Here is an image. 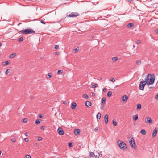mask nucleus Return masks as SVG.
<instances>
[{"instance_id": "obj_5", "label": "nucleus", "mask_w": 158, "mask_h": 158, "mask_svg": "<svg viewBox=\"0 0 158 158\" xmlns=\"http://www.w3.org/2000/svg\"><path fill=\"white\" fill-rule=\"evenodd\" d=\"M79 14L77 12H72V13L69 14L68 15H67L66 17H76L79 15Z\"/></svg>"}, {"instance_id": "obj_23", "label": "nucleus", "mask_w": 158, "mask_h": 158, "mask_svg": "<svg viewBox=\"0 0 158 158\" xmlns=\"http://www.w3.org/2000/svg\"><path fill=\"white\" fill-rule=\"evenodd\" d=\"M101 114L100 113H98L97 115V119H100L101 118Z\"/></svg>"}, {"instance_id": "obj_50", "label": "nucleus", "mask_w": 158, "mask_h": 158, "mask_svg": "<svg viewBox=\"0 0 158 158\" xmlns=\"http://www.w3.org/2000/svg\"><path fill=\"white\" fill-rule=\"evenodd\" d=\"M98 130V128L97 127H96L95 128L94 131H95L96 132Z\"/></svg>"}, {"instance_id": "obj_6", "label": "nucleus", "mask_w": 158, "mask_h": 158, "mask_svg": "<svg viewBox=\"0 0 158 158\" xmlns=\"http://www.w3.org/2000/svg\"><path fill=\"white\" fill-rule=\"evenodd\" d=\"M131 139H132L129 142L132 148H135L136 147V145L133 138L132 137Z\"/></svg>"}, {"instance_id": "obj_28", "label": "nucleus", "mask_w": 158, "mask_h": 158, "mask_svg": "<svg viewBox=\"0 0 158 158\" xmlns=\"http://www.w3.org/2000/svg\"><path fill=\"white\" fill-rule=\"evenodd\" d=\"M10 70V69H7L6 70V71L5 72V74L6 75H7L8 73L9 72V71Z\"/></svg>"}, {"instance_id": "obj_55", "label": "nucleus", "mask_w": 158, "mask_h": 158, "mask_svg": "<svg viewBox=\"0 0 158 158\" xmlns=\"http://www.w3.org/2000/svg\"><path fill=\"white\" fill-rule=\"evenodd\" d=\"M95 93H92V95L93 96H94L95 95Z\"/></svg>"}, {"instance_id": "obj_15", "label": "nucleus", "mask_w": 158, "mask_h": 158, "mask_svg": "<svg viewBox=\"0 0 158 158\" xmlns=\"http://www.w3.org/2000/svg\"><path fill=\"white\" fill-rule=\"evenodd\" d=\"M128 98V97L127 95H124L122 97V100L123 101H126L127 100Z\"/></svg>"}, {"instance_id": "obj_18", "label": "nucleus", "mask_w": 158, "mask_h": 158, "mask_svg": "<svg viewBox=\"0 0 158 158\" xmlns=\"http://www.w3.org/2000/svg\"><path fill=\"white\" fill-rule=\"evenodd\" d=\"M118 59V57H113L112 58V60L114 62L115 61H116Z\"/></svg>"}, {"instance_id": "obj_3", "label": "nucleus", "mask_w": 158, "mask_h": 158, "mask_svg": "<svg viewBox=\"0 0 158 158\" xmlns=\"http://www.w3.org/2000/svg\"><path fill=\"white\" fill-rule=\"evenodd\" d=\"M148 78H147L144 81H141L139 84V88L140 90H143L144 89V87L147 84V81H148Z\"/></svg>"}, {"instance_id": "obj_12", "label": "nucleus", "mask_w": 158, "mask_h": 158, "mask_svg": "<svg viewBox=\"0 0 158 158\" xmlns=\"http://www.w3.org/2000/svg\"><path fill=\"white\" fill-rule=\"evenodd\" d=\"M76 106L77 104L75 102H72V103L71 107L72 109H74L76 108Z\"/></svg>"}, {"instance_id": "obj_19", "label": "nucleus", "mask_w": 158, "mask_h": 158, "mask_svg": "<svg viewBox=\"0 0 158 158\" xmlns=\"http://www.w3.org/2000/svg\"><path fill=\"white\" fill-rule=\"evenodd\" d=\"M16 55V54L15 53H14L13 54H12L10 55L9 56V57L10 58H12L15 56Z\"/></svg>"}, {"instance_id": "obj_25", "label": "nucleus", "mask_w": 158, "mask_h": 158, "mask_svg": "<svg viewBox=\"0 0 158 158\" xmlns=\"http://www.w3.org/2000/svg\"><path fill=\"white\" fill-rule=\"evenodd\" d=\"M112 94V93L111 91H109L108 92L107 94V96L109 97H110Z\"/></svg>"}, {"instance_id": "obj_17", "label": "nucleus", "mask_w": 158, "mask_h": 158, "mask_svg": "<svg viewBox=\"0 0 158 158\" xmlns=\"http://www.w3.org/2000/svg\"><path fill=\"white\" fill-rule=\"evenodd\" d=\"M10 62V61H5V62H3L2 63V65L4 66H6L7 65H8Z\"/></svg>"}, {"instance_id": "obj_46", "label": "nucleus", "mask_w": 158, "mask_h": 158, "mask_svg": "<svg viewBox=\"0 0 158 158\" xmlns=\"http://www.w3.org/2000/svg\"><path fill=\"white\" fill-rule=\"evenodd\" d=\"M40 22L42 23V24H45V22H44V21H43V20H41L40 21Z\"/></svg>"}, {"instance_id": "obj_4", "label": "nucleus", "mask_w": 158, "mask_h": 158, "mask_svg": "<svg viewBox=\"0 0 158 158\" xmlns=\"http://www.w3.org/2000/svg\"><path fill=\"white\" fill-rule=\"evenodd\" d=\"M25 34H30L34 33L35 34V32L30 28H27L25 29Z\"/></svg>"}, {"instance_id": "obj_40", "label": "nucleus", "mask_w": 158, "mask_h": 158, "mask_svg": "<svg viewBox=\"0 0 158 158\" xmlns=\"http://www.w3.org/2000/svg\"><path fill=\"white\" fill-rule=\"evenodd\" d=\"M31 156L28 155H27L25 156V158H31Z\"/></svg>"}, {"instance_id": "obj_64", "label": "nucleus", "mask_w": 158, "mask_h": 158, "mask_svg": "<svg viewBox=\"0 0 158 158\" xmlns=\"http://www.w3.org/2000/svg\"><path fill=\"white\" fill-rule=\"evenodd\" d=\"M1 152H1V151L0 150V155L1 154Z\"/></svg>"}, {"instance_id": "obj_54", "label": "nucleus", "mask_w": 158, "mask_h": 158, "mask_svg": "<svg viewBox=\"0 0 158 158\" xmlns=\"http://www.w3.org/2000/svg\"><path fill=\"white\" fill-rule=\"evenodd\" d=\"M106 90V88L103 89V92H105Z\"/></svg>"}, {"instance_id": "obj_47", "label": "nucleus", "mask_w": 158, "mask_h": 158, "mask_svg": "<svg viewBox=\"0 0 158 158\" xmlns=\"http://www.w3.org/2000/svg\"><path fill=\"white\" fill-rule=\"evenodd\" d=\"M141 43V40H138L137 41V44H139Z\"/></svg>"}, {"instance_id": "obj_63", "label": "nucleus", "mask_w": 158, "mask_h": 158, "mask_svg": "<svg viewBox=\"0 0 158 158\" xmlns=\"http://www.w3.org/2000/svg\"><path fill=\"white\" fill-rule=\"evenodd\" d=\"M104 31V29H102L101 30V31Z\"/></svg>"}, {"instance_id": "obj_36", "label": "nucleus", "mask_w": 158, "mask_h": 158, "mask_svg": "<svg viewBox=\"0 0 158 158\" xmlns=\"http://www.w3.org/2000/svg\"><path fill=\"white\" fill-rule=\"evenodd\" d=\"M52 74L51 73H49L48 74V76L49 77H48V78H50L52 77Z\"/></svg>"}, {"instance_id": "obj_39", "label": "nucleus", "mask_w": 158, "mask_h": 158, "mask_svg": "<svg viewBox=\"0 0 158 158\" xmlns=\"http://www.w3.org/2000/svg\"><path fill=\"white\" fill-rule=\"evenodd\" d=\"M55 49H58L59 48V46L58 45H55L54 47Z\"/></svg>"}, {"instance_id": "obj_22", "label": "nucleus", "mask_w": 158, "mask_h": 158, "mask_svg": "<svg viewBox=\"0 0 158 158\" xmlns=\"http://www.w3.org/2000/svg\"><path fill=\"white\" fill-rule=\"evenodd\" d=\"M140 133L143 135H145L146 134V131L144 129L140 131Z\"/></svg>"}, {"instance_id": "obj_7", "label": "nucleus", "mask_w": 158, "mask_h": 158, "mask_svg": "<svg viewBox=\"0 0 158 158\" xmlns=\"http://www.w3.org/2000/svg\"><path fill=\"white\" fill-rule=\"evenodd\" d=\"M57 132L58 134L60 135H63L64 133V131L63 130L61 127H59L57 130Z\"/></svg>"}, {"instance_id": "obj_16", "label": "nucleus", "mask_w": 158, "mask_h": 158, "mask_svg": "<svg viewBox=\"0 0 158 158\" xmlns=\"http://www.w3.org/2000/svg\"><path fill=\"white\" fill-rule=\"evenodd\" d=\"M133 120L134 121H136L138 118V114H136L133 116Z\"/></svg>"}, {"instance_id": "obj_30", "label": "nucleus", "mask_w": 158, "mask_h": 158, "mask_svg": "<svg viewBox=\"0 0 158 158\" xmlns=\"http://www.w3.org/2000/svg\"><path fill=\"white\" fill-rule=\"evenodd\" d=\"M89 155L91 157H93L94 155V153L93 152H89Z\"/></svg>"}, {"instance_id": "obj_24", "label": "nucleus", "mask_w": 158, "mask_h": 158, "mask_svg": "<svg viewBox=\"0 0 158 158\" xmlns=\"http://www.w3.org/2000/svg\"><path fill=\"white\" fill-rule=\"evenodd\" d=\"M136 64L138 65H140L141 63V60H138L136 62Z\"/></svg>"}, {"instance_id": "obj_21", "label": "nucleus", "mask_w": 158, "mask_h": 158, "mask_svg": "<svg viewBox=\"0 0 158 158\" xmlns=\"http://www.w3.org/2000/svg\"><path fill=\"white\" fill-rule=\"evenodd\" d=\"M134 23H129L127 25L128 28H130L133 26Z\"/></svg>"}, {"instance_id": "obj_8", "label": "nucleus", "mask_w": 158, "mask_h": 158, "mask_svg": "<svg viewBox=\"0 0 158 158\" xmlns=\"http://www.w3.org/2000/svg\"><path fill=\"white\" fill-rule=\"evenodd\" d=\"M146 122L148 123H152L151 119L149 117H147L145 118Z\"/></svg>"}, {"instance_id": "obj_11", "label": "nucleus", "mask_w": 158, "mask_h": 158, "mask_svg": "<svg viewBox=\"0 0 158 158\" xmlns=\"http://www.w3.org/2000/svg\"><path fill=\"white\" fill-rule=\"evenodd\" d=\"M104 120L105 123L107 124L108 122V115L106 114L104 116Z\"/></svg>"}, {"instance_id": "obj_57", "label": "nucleus", "mask_w": 158, "mask_h": 158, "mask_svg": "<svg viewBox=\"0 0 158 158\" xmlns=\"http://www.w3.org/2000/svg\"><path fill=\"white\" fill-rule=\"evenodd\" d=\"M63 104H66V101H64L63 102Z\"/></svg>"}, {"instance_id": "obj_10", "label": "nucleus", "mask_w": 158, "mask_h": 158, "mask_svg": "<svg viewBox=\"0 0 158 158\" xmlns=\"http://www.w3.org/2000/svg\"><path fill=\"white\" fill-rule=\"evenodd\" d=\"M80 130L78 129H75L74 131V133L76 135H79L80 134Z\"/></svg>"}, {"instance_id": "obj_31", "label": "nucleus", "mask_w": 158, "mask_h": 158, "mask_svg": "<svg viewBox=\"0 0 158 158\" xmlns=\"http://www.w3.org/2000/svg\"><path fill=\"white\" fill-rule=\"evenodd\" d=\"M98 85L97 84H95L92 85V87L93 88L97 87H98Z\"/></svg>"}, {"instance_id": "obj_2", "label": "nucleus", "mask_w": 158, "mask_h": 158, "mask_svg": "<svg viewBox=\"0 0 158 158\" xmlns=\"http://www.w3.org/2000/svg\"><path fill=\"white\" fill-rule=\"evenodd\" d=\"M118 144L121 150H125L127 149V146L126 144L123 142L118 140L117 141Z\"/></svg>"}, {"instance_id": "obj_1", "label": "nucleus", "mask_w": 158, "mask_h": 158, "mask_svg": "<svg viewBox=\"0 0 158 158\" xmlns=\"http://www.w3.org/2000/svg\"><path fill=\"white\" fill-rule=\"evenodd\" d=\"M155 76L154 75H151L148 74L147 77L145 78V80L148 78V81H147V84L148 85H152L153 84L155 80Z\"/></svg>"}, {"instance_id": "obj_29", "label": "nucleus", "mask_w": 158, "mask_h": 158, "mask_svg": "<svg viewBox=\"0 0 158 158\" xmlns=\"http://www.w3.org/2000/svg\"><path fill=\"white\" fill-rule=\"evenodd\" d=\"M35 123L36 124H38L40 123V122L39 120L37 119L36 120Z\"/></svg>"}, {"instance_id": "obj_20", "label": "nucleus", "mask_w": 158, "mask_h": 158, "mask_svg": "<svg viewBox=\"0 0 158 158\" xmlns=\"http://www.w3.org/2000/svg\"><path fill=\"white\" fill-rule=\"evenodd\" d=\"M141 108V105L140 104H138L137 105V110H140Z\"/></svg>"}, {"instance_id": "obj_52", "label": "nucleus", "mask_w": 158, "mask_h": 158, "mask_svg": "<svg viewBox=\"0 0 158 158\" xmlns=\"http://www.w3.org/2000/svg\"><path fill=\"white\" fill-rule=\"evenodd\" d=\"M29 134V132H26L25 133V135L26 136H27V135Z\"/></svg>"}, {"instance_id": "obj_51", "label": "nucleus", "mask_w": 158, "mask_h": 158, "mask_svg": "<svg viewBox=\"0 0 158 158\" xmlns=\"http://www.w3.org/2000/svg\"><path fill=\"white\" fill-rule=\"evenodd\" d=\"M43 116H42L41 115V114H40L39 115V118H42Z\"/></svg>"}, {"instance_id": "obj_45", "label": "nucleus", "mask_w": 158, "mask_h": 158, "mask_svg": "<svg viewBox=\"0 0 158 158\" xmlns=\"http://www.w3.org/2000/svg\"><path fill=\"white\" fill-rule=\"evenodd\" d=\"M24 140L26 142H27L28 141L29 139L28 138H25Z\"/></svg>"}, {"instance_id": "obj_43", "label": "nucleus", "mask_w": 158, "mask_h": 158, "mask_svg": "<svg viewBox=\"0 0 158 158\" xmlns=\"http://www.w3.org/2000/svg\"><path fill=\"white\" fill-rule=\"evenodd\" d=\"M60 53V52H56L55 53V54L56 55H58Z\"/></svg>"}, {"instance_id": "obj_27", "label": "nucleus", "mask_w": 158, "mask_h": 158, "mask_svg": "<svg viewBox=\"0 0 158 158\" xmlns=\"http://www.w3.org/2000/svg\"><path fill=\"white\" fill-rule=\"evenodd\" d=\"M62 70H58L57 72V74H61L63 73Z\"/></svg>"}, {"instance_id": "obj_34", "label": "nucleus", "mask_w": 158, "mask_h": 158, "mask_svg": "<svg viewBox=\"0 0 158 158\" xmlns=\"http://www.w3.org/2000/svg\"><path fill=\"white\" fill-rule=\"evenodd\" d=\"M112 123H113V124L115 126H116L117 124V123L116 121H114V120H113V121H112Z\"/></svg>"}, {"instance_id": "obj_9", "label": "nucleus", "mask_w": 158, "mask_h": 158, "mask_svg": "<svg viewBox=\"0 0 158 158\" xmlns=\"http://www.w3.org/2000/svg\"><path fill=\"white\" fill-rule=\"evenodd\" d=\"M157 130L158 128H155L152 134V137H154L156 136L157 132Z\"/></svg>"}, {"instance_id": "obj_38", "label": "nucleus", "mask_w": 158, "mask_h": 158, "mask_svg": "<svg viewBox=\"0 0 158 158\" xmlns=\"http://www.w3.org/2000/svg\"><path fill=\"white\" fill-rule=\"evenodd\" d=\"M74 50L75 52H77L79 50L78 48H77L75 49H74Z\"/></svg>"}, {"instance_id": "obj_59", "label": "nucleus", "mask_w": 158, "mask_h": 158, "mask_svg": "<svg viewBox=\"0 0 158 158\" xmlns=\"http://www.w3.org/2000/svg\"><path fill=\"white\" fill-rule=\"evenodd\" d=\"M34 99V97H31V99Z\"/></svg>"}, {"instance_id": "obj_49", "label": "nucleus", "mask_w": 158, "mask_h": 158, "mask_svg": "<svg viewBox=\"0 0 158 158\" xmlns=\"http://www.w3.org/2000/svg\"><path fill=\"white\" fill-rule=\"evenodd\" d=\"M44 127H44V126H41V127L40 128H41V129H42V130H44Z\"/></svg>"}, {"instance_id": "obj_37", "label": "nucleus", "mask_w": 158, "mask_h": 158, "mask_svg": "<svg viewBox=\"0 0 158 158\" xmlns=\"http://www.w3.org/2000/svg\"><path fill=\"white\" fill-rule=\"evenodd\" d=\"M110 81L112 82H114L115 81V80L114 78H111Z\"/></svg>"}, {"instance_id": "obj_44", "label": "nucleus", "mask_w": 158, "mask_h": 158, "mask_svg": "<svg viewBox=\"0 0 158 158\" xmlns=\"http://www.w3.org/2000/svg\"><path fill=\"white\" fill-rule=\"evenodd\" d=\"M68 146L69 147H71L72 146V143H68Z\"/></svg>"}, {"instance_id": "obj_56", "label": "nucleus", "mask_w": 158, "mask_h": 158, "mask_svg": "<svg viewBox=\"0 0 158 158\" xmlns=\"http://www.w3.org/2000/svg\"><path fill=\"white\" fill-rule=\"evenodd\" d=\"M120 87V85H117L116 86V87Z\"/></svg>"}, {"instance_id": "obj_42", "label": "nucleus", "mask_w": 158, "mask_h": 158, "mask_svg": "<svg viewBox=\"0 0 158 158\" xmlns=\"http://www.w3.org/2000/svg\"><path fill=\"white\" fill-rule=\"evenodd\" d=\"M42 139V138L40 137H39L38 138V141H41Z\"/></svg>"}, {"instance_id": "obj_58", "label": "nucleus", "mask_w": 158, "mask_h": 158, "mask_svg": "<svg viewBox=\"0 0 158 158\" xmlns=\"http://www.w3.org/2000/svg\"><path fill=\"white\" fill-rule=\"evenodd\" d=\"M133 0H127L128 2H130L131 1H133Z\"/></svg>"}, {"instance_id": "obj_53", "label": "nucleus", "mask_w": 158, "mask_h": 158, "mask_svg": "<svg viewBox=\"0 0 158 158\" xmlns=\"http://www.w3.org/2000/svg\"><path fill=\"white\" fill-rule=\"evenodd\" d=\"M155 32L156 33H157L158 34V29L156 30L155 31Z\"/></svg>"}, {"instance_id": "obj_13", "label": "nucleus", "mask_w": 158, "mask_h": 158, "mask_svg": "<svg viewBox=\"0 0 158 158\" xmlns=\"http://www.w3.org/2000/svg\"><path fill=\"white\" fill-rule=\"evenodd\" d=\"M106 102V98L105 97H103L102 99V102L101 104L102 106L104 105L105 104Z\"/></svg>"}, {"instance_id": "obj_35", "label": "nucleus", "mask_w": 158, "mask_h": 158, "mask_svg": "<svg viewBox=\"0 0 158 158\" xmlns=\"http://www.w3.org/2000/svg\"><path fill=\"white\" fill-rule=\"evenodd\" d=\"M27 118H24L23 119V122L24 123H26L27 122Z\"/></svg>"}, {"instance_id": "obj_62", "label": "nucleus", "mask_w": 158, "mask_h": 158, "mask_svg": "<svg viewBox=\"0 0 158 158\" xmlns=\"http://www.w3.org/2000/svg\"><path fill=\"white\" fill-rule=\"evenodd\" d=\"M94 156H95V158H96L97 157V155L95 156L94 155Z\"/></svg>"}, {"instance_id": "obj_61", "label": "nucleus", "mask_w": 158, "mask_h": 158, "mask_svg": "<svg viewBox=\"0 0 158 158\" xmlns=\"http://www.w3.org/2000/svg\"><path fill=\"white\" fill-rule=\"evenodd\" d=\"M2 45V44L0 42V47Z\"/></svg>"}, {"instance_id": "obj_26", "label": "nucleus", "mask_w": 158, "mask_h": 158, "mask_svg": "<svg viewBox=\"0 0 158 158\" xmlns=\"http://www.w3.org/2000/svg\"><path fill=\"white\" fill-rule=\"evenodd\" d=\"M83 98L86 99H88L89 98V97L87 94H85L83 95Z\"/></svg>"}, {"instance_id": "obj_41", "label": "nucleus", "mask_w": 158, "mask_h": 158, "mask_svg": "<svg viewBox=\"0 0 158 158\" xmlns=\"http://www.w3.org/2000/svg\"><path fill=\"white\" fill-rule=\"evenodd\" d=\"M11 141L13 142H15L16 141V139H12Z\"/></svg>"}, {"instance_id": "obj_33", "label": "nucleus", "mask_w": 158, "mask_h": 158, "mask_svg": "<svg viewBox=\"0 0 158 158\" xmlns=\"http://www.w3.org/2000/svg\"><path fill=\"white\" fill-rule=\"evenodd\" d=\"M19 32H20L22 34H25V30H20L19 31Z\"/></svg>"}, {"instance_id": "obj_48", "label": "nucleus", "mask_w": 158, "mask_h": 158, "mask_svg": "<svg viewBox=\"0 0 158 158\" xmlns=\"http://www.w3.org/2000/svg\"><path fill=\"white\" fill-rule=\"evenodd\" d=\"M156 99L158 100V94L155 97Z\"/></svg>"}, {"instance_id": "obj_32", "label": "nucleus", "mask_w": 158, "mask_h": 158, "mask_svg": "<svg viewBox=\"0 0 158 158\" xmlns=\"http://www.w3.org/2000/svg\"><path fill=\"white\" fill-rule=\"evenodd\" d=\"M23 40V37H20L18 40L19 42H21Z\"/></svg>"}, {"instance_id": "obj_60", "label": "nucleus", "mask_w": 158, "mask_h": 158, "mask_svg": "<svg viewBox=\"0 0 158 158\" xmlns=\"http://www.w3.org/2000/svg\"><path fill=\"white\" fill-rule=\"evenodd\" d=\"M103 108V106L101 107V109H102Z\"/></svg>"}, {"instance_id": "obj_14", "label": "nucleus", "mask_w": 158, "mask_h": 158, "mask_svg": "<svg viewBox=\"0 0 158 158\" xmlns=\"http://www.w3.org/2000/svg\"><path fill=\"white\" fill-rule=\"evenodd\" d=\"M91 103L89 101H87L85 102V105L87 107H89L91 105Z\"/></svg>"}]
</instances>
